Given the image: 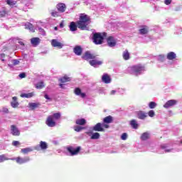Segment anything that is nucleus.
Returning a JSON list of instances; mask_svg holds the SVG:
<instances>
[{"label":"nucleus","instance_id":"1","mask_svg":"<svg viewBox=\"0 0 182 182\" xmlns=\"http://www.w3.org/2000/svg\"><path fill=\"white\" fill-rule=\"evenodd\" d=\"M90 16L85 14H81L80 15L79 21L76 23L75 21L70 23V31L71 32H76L77 28L81 31H89V25L90 24Z\"/></svg>","mask_w":182,"mask_h":182},{"label":"nucleus","instance_id":"2","mask_svg":"<svg viewBox=\"0 0 182 182\" xmlns=\"http://www.w3.org/2000/svg\"><path fill=\"white\" fill-rule=\"evenodd\" d=\"M143 71H144V65L141 64L132 65L128 68V73H130V75H136V76L140 75Z\"/></svg>","mask_w":182,"mask_h":182},{"label":"nucleus","instance_id":"3","mask_svg":"<svg viewBox=\"0 0 182 182\" xmlns=\"http://www.w3.org/2000/svg\"><path fill=\"white\" fill-rule=\"evenodd\" d=\"M107 33H103L102 35L101 33H95L92 37L93 43L95 45H102L103 43V41L105 40V38L103 36H106Z\"/></svg>","mask_w":182,"mask_h":182},{"label":"nucleus","instance_id":"4","mask_svg":"<svg viewBox=\"0 0 182 182\" xmlns=\"http://www.w3.org/2000/svg\"><path fill=\"white\" fill-rule=\"evenodd\" d=\"M80 150H82V147L80 146L75 148L73 146H70L67 147V151L70 153V156H77L80 153Z\"/></svg>","mask_w":182,"mask_h":182},{"label":"nucleus","instance_id":"5","mask_svg":"<svg viewBox=\"0 0 182 182\" xmlns=\"http://www.w3.org/2000/svg\"><path fill=\"white\" fill-rule=\"evenodd\" d=\"M109 124L98 122L93 127L92 130L95 132H105V129H109Z\"/></svg>","mask_w":182,"mask_h":182},{"label":"nucleus","instance_id":"6","mask_svg":"<svg viewBox=\"0 0 182 182\" xmlns=\"http://www.w3.org/2000/svg\"><path fill=\"white\" fill-rule=\"evenodd\" d=\"M46 124H47L48 127H55V126H56V122H55V119L52 115H50L47 117L46 120Z\"/></svg>","mask_w":182,"mask_h":182},{"label":"nucleus","instance_id":"7","mask_svg":"<svg viewBox=\"0 0 182 182\" xmlns=\"http://www.w3.org/2000/svg\"><path fill=\"white\" fill-rule=\"evenodd\" d=\"M16 163L18 164H25V163H28L31 161V158L29 156H26L24 158H21V156H18L15 159Z\"/></svg>","mask_w":182,"mask_h":182},{"label":"nucleus","instance_id":"8","mask_svg":"<svg viewBox=\"0 0 182 182\" xmlns=\"http://www.w3.org/2000/svg\"><path fill=\"white\" fill-rule=\"evenodd\" d=\"M82 59L85 60H89L90 59H96V55L95 54L90 53V51H86L82 55Z\"/></svg>","mask_w":182,"mask_h":182},{"label":"nucleus","instance_id":"9","mask_svg":"<svg viewBox=\"0 0 182 182\" xmlns=\"http://www.w3.org/2000/svg\"><path fill=\"white\" fill-rule=\"evenodd\" d=\"M10 129L12 136H21V131H19L16 125H11Z\"/></svg>","mask_w":182,"mask_h":182},{"label":"nucleus","instance_id":"10","mask_svg":"<svg viewBox=\"0 0 182 182\" xmlns=\"http://www.w3.org/2000/svg\"><path fill=\"white\" fill-rule=\"evenodd\" d=\"M107 42L109 48H114V46H116V40H114V38L113 36L108 37L107 38Z\"/></svg>","mask_w":182,"mask_h":182},{"label":"nucleus","instance_id":"11","mask_svg":"<svg viewBox=\"0 0 182 182\" xmlns=\"http://www.w3.org/2000/svg\"><path fill=\"white\" fill-rule=\"evenodd\" d=\"M57 11L60 12V14H63L66 11V4L65 3H58L56 5Z\"/></svg>","mask_w":182,"mask_h":182},{"label":"nucleus","instance_id":"12","mask_svg":"<svg viewBox=\"0 0 182 182\" xmlns=\"http://www.w3.org/2000/svg\"><path fill=\"white\" fill-rule=\"evenodd\" d=\"M175 105H177V100H170L164 104V107L165 109H168V107H172V106H175Z\"/></svg>","mask_w":182,"mask_h":182},{"label":"nucleus","instance_id":"13","mask_svg":"<svg viewBox=\"0 0 182 182\" xmlns=\"http://www.w3.org/2000/svg\"><path fill=\"white\" fill-rule=\"evenodd\" d=\"M51 45L53 48H58V49H62V48H63V44L56 39H53L51 41Z\"/></svg>","mask_w":182,"mask_h":182},{"label":"nucleus","instance_id":"14","mask_svg":"<svg viewBox=\"0 0 182 182\" xmlns=\"http://www.w3.org/2000/svg\"><path fill=\"white\" fill-rule=\"evenodd\" d=\"M73 52L77 56H81L82 53H83V48L80 46H76L73 48Z\"/></svg>","mask_w":182,"mask_h":182},{"label":"nucleus","instance_id":"15","mask_svg":"<svg viewBox=\"0 0 182 182\" xmlns=\"http://www.w3.org/2000/svg\"><path fill=\"white\" fill-rule=\"evenodd\" d=\"M31 43L33 48H36L41 43V38L38 37H33L31 39Z\"/></svg>","mask_w":182,"mask_h":182},{"label":"nucleus","instance_id":"16","mask_svg":"<svg viewBox=\"0 0 182 182\" xmlns=\"http://www.w3.org/2000/svg\"><path fill=\"white\" fill-rule=\"evenodd\" d=\"M102 80L104 83H106L107 85L110 83L112 82V78L110 77V75L107 73H105L102 77Z\"/></svg>","mask_w":182,"mask_h":182},{"label":"nucleus","instance_id":"17","mask_svg":"<svg viewBox=\"0 0 182 182\" xmlns=\"http://www.w3.org/2000/svg\"><path fill=\"white\" fill-rule=\"evenodd\" d=\"M139 32L140 35H147L149 33V26H141Z\"/></svg>","mask_w":182,"mask_h":182},{"label":"nucleus","instance_id":"18","mask_svg":"<svg viewBox=\"0 0 182 182\" xmlns=\"http://www.w3.org/2000/svg\"><path fill=\"white\" fill-rule=\"evenodd\" d=\"M74 93L77 96H80V97H82V99H85V97H86V93L82 92V90H80V88L79 87L75 89Z\"/></svg>","mask_w":182,"mask_h":182},{"label":"nucleus","instance_id":"19","mask_svg":"<svg viewBox=\"0 0 182 182\" xmlns=\"http://www.w3.org/2000/svg\"><path fill=\"white\" fill-rule=\"evenodd\" d=\"M11 106L14 109H16V107H18V106H19V102H18V97H12V101L11 102Z\"/></svg>","mask_w":182,"mask_h":182},{"label":"nucleus","instance_id":"20","mask_svg":"<svg viewBox=\"0 0 182 182\" xmlns=\"http://www.w3.org/2000/svg\"><path fill=\"white\" fill-rule=\"evenodd\" d=\"M138 119H140L141 120H144L146 117H147V113L143 112V111H139L137 112Z\"/></svg>","mask_w":182,"mask_h":182},{"label":"nucleus","instance_id":"21","mask_svg":"<svg viewBox=\"0 0 182 182\" xmlns=\"http://www.w3.org/2000/svg\"><path fill=\"white\" fill-rule=\"evenodd\" d=\"M113 122V117L109 115L104 118L103 123L104 124H109V123Z\"/></svg>","mask_w":182,"mask_h":182},{"label":"nucleus","instance_id":"22","mask_svg":"<svg viewBox=\"0 0 182 182\" xmlns=\"http://www.w3.org/2000/svg\"><path fill=\"white\" fill-rule=\"evenodd\" d=\"M25 29H28L31 32H35V28H33V25L29 22H27L24 25Z\"/></svg>","mask_w":182,"mask_h":182},{"label":"nucleus","instance_id":"23","mask_svg":"<svg viewBox=\"0 0 182 182\" xmlns=\"http://www.w3.org/2000/svg\"><path fill=\"white\" fill-rule=\"evenodd\" d=\"M90 65L91 66H94V68L97 65L98 66H100L103 63L102 61H99L97 60H92L89 62Z\"/></svg>","mask_w":182,"mask_h":182},{"label":"nucleus","instance_id":"24","mask_svg":"<svg viewBox=\"0 0 182 182\" xmlns=\"http://www.w3.org/2000/svg\"><path fill=\"white\" fill-rule=\"evenodd\" d=\"M166 58L168 60H173L177 58V55H176L174 52L171 51L167 54Z\"/></svg>","mask_w":182,"mask_h":182},{"label":"nucleus","instance_id":"25","mask_svg":"<svg viewBox=\"0 0 182 182\" xmlns=\"http://www.w3.org/2000/svg\"><path fill=\"white\" fill-rule=\"evenodd\" d=\"M75 124L78 126H85V124H86V119H85V118L76 119Z\"/></svg>","mask_w":182,"mask_h":182},{"label":"nucleus","instance_id":"26","mask_svg":"<svg viewBox=\"0 0 182 182\" xmlns=\"http://www.w3.org/2000/svg\"><path fill=\"white\" fill-rule=\"evenodd\" d=\"M141 140L142 141H146V140H149V139H150V134L149 132H144L140 137Z\"/></svg>","mask_w":182,"mask_h":182},{"label":"nucleus","instance_id":"27","mask_svg":"<svg viewBox=\"0 0 182 182\" xmlns=\"http://www.w3.org/2000/svg\"><path fill=\"white\" fill-rule=\"evenodd\" d=\"M28 106L31 110H35V109H37V107H39L41 106L40 103H35V102H30L28 104Z\"/></svg>","mask_w":182,"mask_h":182},{"label":"nucleus","instance_id":"28","mask_svg":"<svg viewBox=\"0 0 182 182\" xmlns=\"http://www.w3.org/2000/svg\"><path fill=\"white\" fill-rule=\"evenodd\" d=\"M122 56H123V59H124V60H129V59H130V53H129V50H125L123 52Z\"/></svg>","mask_w":182,"mask_h":182},{"label":"nucleus","instance_id":"29","mask_svg":"<svg viewBox=\"0 0 182 182\" xmlns=\"http://www.w3.org/2000/svg\"><path fill=\"white\" fill-rule=\"evenodd\" d=\"M34 92H29V93H23L21 94V97H26V99H29L31 97H33Z\"/></svg>","mask_w":182,"mask_h":182},{"label":"nucleus","instance_id":"30","mask_svg":"<svg viewBox=\"0 0 182 182\" xmlns=\"http://www.w3.org/2000/svg\"><path fill=\"white\" fill-rule=\"evenodd\" d=\"M130 124L133 129H139V124H137L136 119L131 120Z\"/></svg>","mask_w":182,"mask_h":182},{"label":"nucleus","instance_id":"31","mask_svg":"<svg viewBox=\"0 0 182 182\" xmlns=\"http://www.w3.org/2000/svg\"><path fill=\"white\" fill-rule=\"evenodd\" d=\"M6 2L7 4V5H9V6H11V8H14V6H15V5H16V1L6 0Z\"/></svg>","mask_w":182,"mask_h":182},{"label":"nucleus","instance_id":"32","mask_svg":"<svg viewBox=\"0 0 182 182\" xmlns=\"http://www.w3.org/2000/svg\"><path fill=\"white\" fill-rule=\"evenodd\" d=\"M97 139H100V134H99V132H95L92 134L90 137L91 140H97Z\"/></svg>","mask_w":182,"mask_h":182},{"label":"nucleus","instance_id":"33","mask_svg":"<svg viewBox=\"0 0 182 182\" xmlns=\"http://www.w3.org/2000/svg\"><path fill=\"white\" fill-rule=\"evenodd\" d=\"M40 147L41 150H46V149H48V144L43 141H41Z\"/></svg>","mask_w":182,"mask_h":182},{"label":"nucleus","instance_id":"34","mask_svg":"<svg viewBox=\"0 0 182 182\" xmlns=\"http://www.w3.org/2000/svg\"><path fill=\"white\" fill-rule=\"evenodd\" d=\"M59 80L61 83H66V82H70V77L65 75L61 77Z\"/></svg>","mask_w":182,"mask_h":182},{"label":"nucleus","instance_id":"35","mask_svg":"<svg viewBox=\"0 0 182 182\" xmlns=\"http://www.w3.org/2000/svg\"><path fill=\"white\" fill-rule=\"evenodd\" d=\"M45 87V83L43 81H40L37 84H36V89H43Z\"/></svg>","mask_w":182,"mask_h":182},{"label":"nucleus","instance_id":"36","mask_svg":"<svg viewBox=\"0 0 182 182\" xmlns=\"http://www.w3.org/2000/svg\"><path fill=\"white\" fill-rule=\"evenodd\" d=\"M31 151H33L31 148H24L21 150V152L23 153V154H28V153H31Z\"/></svg>","mask_w":182,"mask_h":182},{"label":"nucleus","instance_id":"37","mask_svg":"<svg viewBox=\"0 0 182 182\" xmlns=\"http://www.w3.org/2000/svg\"><path fill=\"white\" fill-rule=\"evenodd\" d=\"M53 117V119L54 120H59V119H60L61 115L60 112H57V113H54L53 115H51Z\"/></svg>","mask_w":182,"mask_h":182},{"label":"nucleus","instance_id":"38","mask_svg":"<svg viewBox=\"0 0 182 182\" xmlns=\"http://www.w3.org/2000/svg\"><path fill=\"white\" fill-rule=\"evenodd\" d=\"M8 14V11H6V9H4L2 11H0V18H4Z\"/></svg>","mask_w":182,"mask_h":182},{"label":"nucleus","instance_id":"39","mask_svg":"<svg viewBox=\"0 0 182 182\" xmlns=\"http://www.w3.org/2000/svg\"><path fill=\"white\" fill-rule=\"evenodd\" d=\"M74 130L75 132H82V130H85V127H80V126H75L74 127Z\"/></svg>","mask_w":182,"mask_h":182},{"label":"nucleus","instance_id":"40","mask_svg":"<svg viewBox=\"0 0 182 182\" xmlns=\"http://www.w3.org/2000/svg\"><path fill=\"white\" fill-rule=\"evenodd\" d=\"M51 16H53V18H58L59 16V12L56 10H52Z\"/></svg>","mask_w":182,"mask_h":182},{"label":"nucleus","instance_id":"41","mask_svg":"<svg viewBox=\"0 0 182 182\" xmlns=\"http://www.w3.org/2000/svg\"><path fill=\"white\" fill-rule=\"evenodd\" d=\"M156 106H157V104L154 102H150L149 104V109H155Z\"/></svg>","mask_w":182,"mask_h":182},{"label":"nucleus","instance_id":"42","mask_svg":"<svg viewBox=\"0 0 182 182\" xmlns=\"http://www.w3.org/2000/svg\"><path fill=\"white\" fill-rule=\"evenodd\" d=\"M6 160H9V159L5 156V154L0 155V163L6 161Z\"/></svg>","mask_w":182,"mask_h":182},{"label":"nucleus","instance_id":"43","mask_svg":"<svg viewBox=\"0 0 182 182\" xmlns=\"http://www.w3.org/2000/svg\"><path fill=\"white\" fill-rule=\"evenodd\" d=\"M148 116H149V117H154L156 112H154V110H150L148 112Z\"/></svg>","mask_w":182,"mask_h":182},{"label":"nucleus","instance_id":"44","mask_svg":"<svg viewBox=\"0 0 182 182\" xmlns=\"http://www.w3.org/2000/svg\"><path fill=\"white\" fill-rule=\"evenodd\" d=\"M12 146H14L16 147L18 146H21V142H19V141H13Z\"/></svg>","mask_w":182,"mask_h":182},{"label":"nucleus","instance_id":"45","mask_svg":"<svg viewBox=\"0 0 182 182\" xmlns=\"http://www.w3.org/2000/svg\"><path fill=\"white\" fill-rule=\"evenodd\" d=\"M5 57H6L5 53L0 54V59L1 62H5Z\"/></svg>","mask_w":182,"mask_h":182},{"label":"nucleus","instance_id":"46","mask_svg":"<svg viewBox=\"0 0 182 182\" xmlns=\"http://www.w3.org/2000/svg\"><path fill=\"white\" fill-rule=\"evenodd\" d=\"M18 76L21 79H25V77H26V73H21L18 75Z\"/></svg>","mask_w":182,"mask_h":182},{"label":"nucleus","instance_id":"47","mask_svg":"<svg viewBox=\"0 0 182 182\" xmlns=\"http://www.w3.org/2000/svg\"><path fill=\"white\" fill-rule=\"evenodd\" d=\"M122 140H126L127 139V133H123L122 135L121 136Z\"/></svg>","mask_w":182,"mask_h":182},{"label":"nucleus","instance_id":"48","mask_svg":"<svg viewBox=\"0 0 182 182\" xmlns=\"http://www.w3.org/2000/svg\"><path fill=\"white\" fill-rule=\"evenodd\" d=\"M12 63L14 66H16V65H19V61L18 60H13Z\"/></svg>","mask_w":182,"mask_h":182},{"label":"nucleus","instance_id":"49","mask_svg":"<svg viewBox=\"0 0 182 182\" xmlns=\"http://www.w3.org/2000/svg\"><path fill=\"white\" fill-rule=\"evenodd\" d=\"M164 4L165 5H170V4H171V0H165Z\"/></svg>","mask_w":182,"mask_h":182},{"label":"nucleus","instance_id":"50","mask_svg":"<svg viewBox=\"0 0 182 182\" xmlns=\"http://www.w3.org/2000/svg\"><path fill=\"white\" fill-rule=\"evenodd\" d=\"M44 97L47 100H52V99H50V97H49V95H48V94H45Z\"/></svg>","mask_w":182,"mask_h":182},{"label":"nucleus","instance_id":"51","mask_svg":"<svg viewBox=\"0 0 182 182\" xmlns=\"http://www.w3.org/2000/svg\"><path fill=\"white\" fill-rule=\"evenodd\" d=\"M3 112L4 113H9V109H8V108H4Z\"/></svg>","mask_w":182,"mask_h":182},{"label":"nucleus","instance_id":"52","mask_svg":"<svg viewBox=\"0 0 182 182\" xmlns=\"http://www.w3.org/2000/svg\"><path fill=\"white\" fill-rule=\"evenodd\" d=\"M19 45H21V46H25V43L22 41H18Z\"/></svg>","mask_w":182,"mask_h":182},{"label":"nucleus","instance_id":"53","mask_svg":"<svg viewBox=\"0 0 182 182\" xmlns=\"http://www.w3.org/2000/svg\"><path fill=\"white\" fill-rule=\"evenodd\" d=\"M114 93H116V90H112L111 91V95H114Z\"/></svg>","mask_w":182,"mask_h":182},{"label":"nucleus","instance_id":"54","mask_svg":"<svg viewBox=\"0 0 182 182\" xmlns=\"http://www.w3.org/2000/svg\"><path fill=\"white\" fill-rule=\"evenodd\" d=\"M64 25H63V23H60V28H63Z\"/></svg>","mask_w":182,"mask_h":182},{"label":"nucleus","instance_id":"55","mask_svg":"<svg viewBox=\"0 0 182 182\" xmlns=\"http://www.w3.org/2000/svg\"><path fill=\"white\" fill-rule=\"evenodd\" d=\"M60 87H63V84H60Z\"/></svg>","mask_w":182,"mask_h":182},{"label":"nucleus","instance_id":"56","mask_svg":"<svg viewBox=\"0 0 182 182\" xmlns=\"http://www.w3.org/2000/svg\"><path fill=\"white\" fill-rule=\"evenodd\" d=\"M161 149H166L165 146H161Z\"/></svg>","mask_w":182,"mask_h":182},{"label":"nucleus","instance_id":"57","mask_svg":"<svg viewBox=\"0 0 182 182\" xmlns=\"http://www.w3.org/2000/svg\"><path fill=\"white\" fill-rule=\"evenodd\" d=\"M55 31H58V27H55Z\"/></svg>","mask_w":182,"mask_h":182},{"label":"nucleus","instance_id":"58","mask_svg":"<svg viewBox=\"0 0 182 182\" xmlns=\"http://www.w3.org/2000/svg\"><path fill=\"white\" fill-rule=\"evenodd\" d=\"M90 132H86L87 134H90Z\"/></svg>","mask_w":182,"mask_h":182},{"label":"nucleus","instance_id":"59","mask_svg":"<svg viewBox=\"0 0 182 182\" xmlns=\"http://www.w3.org/2000/svg\"><path fill=\"white\" fill-rule=\"evenodd\" d=\"M166 151H171V150H170V149H168V150H166Z\"/></svg>","mask_w":182,"mask_h":182},{"label":"nucleus","instance_id":"60","mask_svg":"<svg viewBox=\"0 0 182 182\" xmlns=\"http://www.w3.org/2000/svg\"><path fill=\"white\" fill-rule=\"evenodd\" d=\"M181 144H182V141H181Z\"/></svg>","mask_w":182,"mask_h":182}]
</instances>
